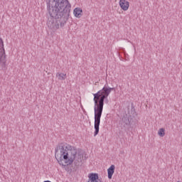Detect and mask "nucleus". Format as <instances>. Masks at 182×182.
I'll return each instance as SVG.
<instances>
[{
  "label": "nucleus",
  "mask_w": 182,
  "mask_h": 182,
  "mask_svg": "<svg viewBox=\"0 0 182 182\" xmlns=\"http://www.w3.org/2000/svg\"><path fill=\"white\" fill-rule=\"evenodd\" d=\"M72 5L68 0H48L47 2V26L50 29L63 28L69 16Z\"/></svg>",
  "instance_id": "nucleus-1"
},
{
  "label": "nucleus",
  "mask_w": 182,
  "mask_h": 182,
  "mask_svg": "<svg viewBox=\"0 0 182 182\" xmlns=\"http://www.w3.org/2000/svg\"><path fill=\"white\" fill-rule=\"evenodd\" d=\"M55 156L60 166H70L73 164L79 167L83 160V151L70 144L61 143L55 149Z\"/></svg>",
  "instance_id": "nucleus-2"
},
{
  "label": "nucleus",
  "mask_w": 182,
  "mask_h": 182,
  "mask_svg": "<svg viewBox=\"0 0 182 182\" xmlns=\"http://www.w3.org/2000/svg\"><path fill=\"white\" fill-rule=\"evenodd\" d=\"M112 90H114V87H109L107 85H105L102 90L94 94V112H95V133L94 136L99 134V127L100 126V119L102 118V114L103 113V106H105V100L109 97V95L112 92Z\"/></svg>",
  "instance_id": "nucleus-3"
},
{
  "label": "nucleus",
  "mask_w": 182,
  "mask_h": 182,
  "mask_svg": "<svg viewBox=\"0 0 182 182\" xmlns=\"http://www.w3.org/2000/svg\"><path fill=\"white\" fill-rule=\"evenodd\" d=\"M122 122L124 123V127H130V126H134L136 122L133 121L132 115L129 114H125L122 117Z\"/></svg>",
  "instance_id": "nucleus-4"
},
{
  "label": "nucleus",
  "mask_w": 182,
  "mask_h": 182,
  "mask_svg": "<svg viewBox=\"0 0 182 182\" xmlns=\"http://www.w3.org/2000/svg\"><path fill=\"white\" fill-rule=\"evenodd\" d=\"M88 178L87 182H102V181L99 179V174L97 173H89Z\"/></svg>",
  "instance_id": "nucleus-5"
},
{
  "label": "nucleus",
  "mask_w": 182,
  "mask_h": 182,
  "mask_svg": "<svg viewBox=\"0 0 182 182\" xmlns=\"http://www.w3.org/2000/svg\"><path fill=\"white\" fill-rule=\"evenodd\" d=\"M119 6L122 11H127L130 6V4L127 0H119Z\"/></svg>",
  "instance_id": "nucleus-6"
},
{
  "label": "nucleus",
  "mask_w": 182,
  "mask_h": 182,
  "mask_svg": "<svg viewBox=\"0 0 182 182\" xmlns=\"http://www.w3.org/2000/svg\"><path fill=\"white\" fill-rule=\"evenodd\" d=\"M5 55V48H4V41L2 38H0V63L2 62V58H6Z\"/></svg>",
  "instance_id": "nucleus-7"
},
{
  "label": "nucleus",
  "mask_w": 182,
  "mask_h": 182,
  "mask_svg": "<svg viewBox=\"0 0 182 182\" xmlns=\"http://www.w3.org/2000/svg\"><path fill=\"white\" fill-rule=\"evenodd\" d=\"M114 165H111V166L107 169L109 180H112V177H113V174H114Z\"/></svg>",
  "instance_id": "nucleus-8"
},
{
  "label": "nucleus",
  "mask_w": 182,
  "mask_h": 182,
  "mask_svg": "<svg viewBox=\"0 0 182 182\" xmlns=\"http://www.w3.org/2000/svg\"><path fill=\"white\" fill-rule=\"evenodd\" d=\"M82 12H83V10L80 8H75L74 9L73 14L75 16V18H80L82 16Z\"/></svg>",
  "instance_id": "nucleus-9"
},
{
  "label": "nucleus",
  "mask_w": 182,
  "mask_h": 182,
  "mask_svg": "<svg viewBox=\"0 0 182 182\" xmlns=\"http://www.w3.org/2000/svg\"><path fill=\"white\" fill-rule=\"evenodd\" d=\"M56 77H58L59 80H65L66 79V74L58 73Z\"/></svg>",
  "instance_id": "nucleus-10"
},
{
  "label": "nucleus",
  "mask_w": 182,
  "mask_h": 182,
  "mask_svg": "<svg viewBox=\"0 0 182 182\" xmlns=\"http://www.w3.org/2000/svg\"><path fill=\"white\" fill-rule=\"evenodd\" d=\"M166 130L164 128H161L159 129V132H158V134L159 136H160V137H164L166 133L164 132Z\"/></svg>",
  "instance_id": "nucleus-11"
},
{
  "label": "nucleus",
  "mask_w": 182,
  "mask_h": 182,
  "mask_svg": "<svg viewBox=\"0 0 182 182\" xmlns=\"http://www.w3.org/2000/svg\"><path fill=\"white\" fill-rule=\"evenodd\" d=\"M131 114L132 116L134 117L135 116H137V114L136 113V109H134V106L133 104H132V107H131Z\"/></svg>",
  "instance_id": "nucleus-12"
},
{
  "label": "nucleus",
  "mask_w": 182,
  "mask_h": 182,
  "mask_svg": "<svg viewBox=\"0 0 182 182\" xmlns=\"http://www.w3.org/2000/svg\"><path fill=\"white\" fill-rule=\"evenodd\" d=\"M6 62H3L2 66L5 68Z\"/></svg>",
  "instance_id": "nucleus-13"
},
{
  "label": "nucleus",
  "mask_w": 182,
  "mask_h": 182,
  "mask_svg": "<svg viewBox=\"0 0 182 182\" xmlns=\"http://www.w3.org/2000/svg\"><path fill=\"white\" fill-rule=\"evenodd\" d=\"M44 182H51L50 181H45Z\"/></svg>",
  "instance_id": "nucleus-14"
}]
</instances>
